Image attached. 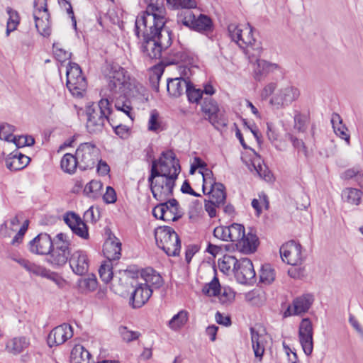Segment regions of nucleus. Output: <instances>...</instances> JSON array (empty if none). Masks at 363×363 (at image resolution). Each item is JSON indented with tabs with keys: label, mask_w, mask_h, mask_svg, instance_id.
Wrapping results in <instances>:
<instances>
[{
	"label": "nucleus",
	"mask_w": 363,
	"mask_h": 363,
	"mask_svg": "<svg viewBox=\"0 0 363 363\" xmlns=\"http://www.w3.org/2000/svg\"><path fill=\"white\" fill-rule=\"evenodd\" d=\"M172 42V32L169 29L146 28L143 30L141 51L149 59H160L162 52L171 45Z\"/></svg>",
	"instance_id": "1"
},
{
	"label": "nucleus",
	"mask_w": 363,
	"mask_h": 363,
	"mask_svg": "<svg viewBox=\"0 0 363 363\" xmlns=\"http://www.w3.org/2000/svg\"><path fill=\"white\" fill-rule=\"evenodd\" d=\"M111 113V103L107 99H101L99 103L92 104L86 109V129L90 134H98L103 131L106 117Z\"/></svg>",
	"instance_id": "2"
},
{
	"label": "nucleus",
	"mask_w": 363,
	"mask_h": 363,
	"mask_svg": "<svg viewBox=\"0 0 363 363\" xmlns=\"http://www.w3.org/2000/svg\"><path fill=\"white\" fill-rule=\"evenodd\" d=\"M164 9L152 4L147 6L146 11L141 15L137 16L135 22V33L138 38L140 37L141 27L152 28V29H169L164 26L163 17Z\"/></svg>",
	"instance_id": "3"
},
{
	"label": "nucleus",
	"mask_w": 363,
	"mask_h": 363,
	"mask_svg": "<svg viewBox=\"0 0 363 363\" xmlns=\"http://www.w3.org/2000/svg\"><path fill=\"white\" fill-rule=\"evenodd\" d=\"M155 238L157 247L164 250L168 256L179 255L181 241L173 228L168 226L157 228L155 230Z\"/></svg>",
	"instance_id": "4"
},
{
	"label": "nucleus",
	"mask_w": 363,
	"mask_h": 363,
	"mask_svg": "<svg viewBox=\"0 0 363 363\" xmlns=\"http://www.w3.org/2000/svg\"><path fill=\"white\" fill-rule=\"evenodd\" d=\"M76 155L80 169H91L100 157V150L92 143H84L77 147Z\"/></svg>",
	"instance_id": "5"
},
{
	"label": "nucleus",
	"mask_w": 363,
	"mask_h": 363,
	"mask_svg": "<svg viewBox=\"0 0 363 363\" xmlns=\"http://www.w3.org/2000/svg\"><path fill=\"white\" fill-rule=\"evenodd\" d=\"M201 111L208 117L206 118L216 129L225 128L228 125V118L216 101L211 96L205 97L201 104Z\"/></svg>",
	"instance_id": "6"
},
{
	"label": "nucleus",
	"mask_w": 363,
	"mask_h": 363,
	"mask_svg": "<svg viewBox=\"0 0 363 363\" xmlns=\"http://www.w3.org/2000/svg\"><path fill=\"white\" fill-rule=\"evenodd\" d=\"M67 86L74 96H82L87 83L82 72L77 63H72L67 69Z\"/></svg>",
	"instance_id": "7"
},
{
	"label": "nucleus",
	"mask_w": 363,
	"mask_h": 363,
	"mask_svg": "<svg viewBox=\"0 0 363 363\" xmlns=\"http://www.w3.org/2000/svg\"><path fill=\"white\" fill-rule=\"evenodd\" d=\"M157 167L160 166L159 174L161 177H172L176 174V179L180 172L181 167L179 160L172 150L162 152L161 157L156 160Z\"/></svg>",
	"instance_id": "8"
},
{
	"label": "nucleus",
	"mask_w": 363,
	"mask_h": 363,
	"mask_svg": "<svg viewBox=\"0 0 363 363\" xmlns=\"http://www.w3.org/2000/svg\"><path fill=\"white\" fill-rule=\"evenodd\" d=\"M176 174L172 177H160L157 179V182L151 188V192L153 197L159 201H164L167 200L173 194V189L175 186Z\"/></svg>",
	"instance_id": "9"
},
{
	"label": "nucleus",
	"mask_w": 363,
	"mask_h": 363,
	"mask_svg": "<svg viewBox=\"0 0 363 363\" xmlns=\"http://www.w3.org/2000/svg\"><path fill=\"white\" fill-rule=\"evenodd\" d=\"M300 95L299 90L293 86H286L280 89L271 99L270 104L277 108L290 105Z\"/></svg>",
	"instance_id": "10"
},
{
	"label": "nucleus",
	"mask_w": 363,
	"mask_h": 363,
	"mask_svg": "<svg viewBox=\"0 0 363 363\" xmlns=\"http://www.w3.org/2000/svg\"><path fill=\"white\" fill-rule=\"evenodd\" d=\"M282 260L291 265H298L302 262L301 245L294 240L282 245L279 250Z\"/></svg>",
	"instance_id": "11"
},
{
	"label": "nucleus",
	"mask_w": 363,
	"mask_h": 363,
	"mask_svg": "<svg viewBox=\"0 0 363 363\" xmlns=\"http://www.w3.org/2000/svg\"><path fill=\"white\" fill-rule=\"evenodd\" d=\"M313 325L309 318H303L298 329L299 341L304 353L309 356L311 354L313 349Z\"/></svg>",
	"instance_id": "12"
},
{
	"label": "nucleus",
	"mask_w": 363,
	"mask_h": 363,
	"mask_svg": "<svg viewBox=\"0 0 363 363\" xmlns=\"http://www.w3.org/2000/svg\"><path fill=\"white\" fill-rule=\"evenodd\" d=\"M235 277L242 284H250L255 281V272L252 261L248 258L239 259Z\"/></svg>",
	"instance_id": "13"
},
{
	"label": "nucleus",
	"mask_w": 363,
	"mask_h": 363,
	"mask_svg": "<svg viewBox=\"0 0 363 363\" xmlns=\"http://www.w3.org/2000/svg\"><path fill=\"white\" fill-rule=\"evenodd\" d=\"M72 336V327L67 323H63L55 327L50 332L47 340L48 345L50 347L62 345Z\"/></svg>",
	"instance_id": "14"
},
{
	"label": "nucleus",
	"mask_w": 363,
	"mask_h": 363,
	"mask_svg": "<svg viewBox=\"0 0 363 363\" xmlns=\"http://www.w3.org/2000/svg\"><path fill=\"white\" fill-rule=\"evenodd\" d=\"M52 247V240L47 233L38 234L29 242V250L36 255H48Z\"/></svg>",
	"instance_id": "15"
},
{
	"label": "nucleus",
	"mask_w": 363,
	"mask_h": 363,
	"mask_svg": "<svg viewBox=\"0 0 363 363\" xmlns=\"http://www.w3.org/2000/svg\"><path fill=\"white\" fill-rule=\"evenodd\" d=\"M69 264L72 272L77 275H84L89 270V259L83 250H77L71 254Z\"/></svg>",
	"instance_id": "16"
},
{
	"label": "nucleus",
	"mask_w": 363,
	"mask_h": 363,
	"mask_svg": "<svg viewBox=\"0 0 363 363\" xmlns=\"http://www.w3.org/2000/svg\"><path fill=\"white\" fill-rule=\"evenodd\" d=\"M313 300V295L309 294L296 298L293 301L292 306H289L284 312V316L305 313L310 308Z\"/></svg>",
	"instance_id": "17"
},
{
	"label": "nucleus",
	"mask_w": 363,
	"mask_h": 363,
	"mask_svg": "<svg viewBox=\"0 0 363 363\" xmlns=\"http://www.w3.org/2000/svg\"><path fill=\"white\" fill-rule=\"evenodd\" d=\"M152 294V289L139 282L135 286V290L130 298V303L134 308H140L149 300Z\"/></svg>",
	"instance_id": "18"
},
{
	"label": "nucleus",
	"mask_w": 363,
	"mask_h": 363,
	"mask_svg": "<svg viewBox=\"0 0 363 363\" xmlns=\"http://www.w3.org/2000/svg\"><path fill=\"white\" fill-rule=\"evenodd\" d=\"M121 243L119 240L111 233L109 234L104 244L103 252L109 262L118 260L121 255Z\"/></svg>",
	"instance_id": "19"
},
{
	"label": "nucleus",
	"mask_w": 363,
	"mask_h": 363,
	"mask_svg": "<svg viewBox=\"0 0 363 363\" xmlns=\"http://www.w3.org/2000/svg\"><path fill=\"white\" fill-rule=\"evenodd\" d=\"M30 161V157L16 150L6 159V166L11 171H18L25 168Z\"/></svg>",
	"instance_id": "20"
},
{
	"label": "nucleus",
	"mask_w": 363,
	"mask_h": 363,
	"mask_svg": "<svg viewBox=\"0 0 363 363\" xmlns=\"http://www.w3.org/2000/svg\"><path fill=\"white\" fill-rule=\"evenodd\" d=\"M258 244L259 240L257 235L249 232L247 234L244 233L243 238L236 243V246L240 252L250 254L256 251Z\"/></svg>",
	"instance_id": "21"
},
{
	"label": "nucleus",
	"mask_w": 363,
	"mask_h": 363,
	"mask_svg": "<svg viewBox=\"0 0 363 363\" xmlns=\"http://www.w3.org/2000/svg\"><path fill=\"white\" fill-rule=\"evenodd\" d=\"M279 69L280 67L277 64L271 63L264 60H257V67L254 70V78L255 80L260 82L267 74Z\"/></svg>",
	"instance_id": "22"
},
{
	"label": "nucleus",
	"mask_w": 363,
	"mask_h": 363,
	"mask_svg": "<svg viewBox=\"0 0 363 363\" xmlns=\"http://www.w3.org/2000/svg\"><path fill=\"white\" fill-rule=\"evenodd\" d=\"M141 277L145 286L154 289H159L163 284L162 277L152 268H147L141 273Z\"/></svg>",
	"instance_id": "23"
},
{
	"label": "nucleus",
	"mask_w": 363,
	"mask_h": 363,
	"mask_svg": "<svg viewBox=\"0 0 363 363\" xmlns=\"http://www.w3.org/2000/svg\"><path fill=\"white\" fill-rule=\"evenodd\" d=\"M189 82L182 77L168 79L167 80V89L169 94L174 98L180 96L186 91Z\"/></svg>",
	"instance_id": "24"
},
{
	"label": "nucleus",
	"mask_w": 363,
	"mask_h": 363,
	"mask_svg": "<svg viewBox=\"0 0 363 363\" xmlns=\"http://www.w3.org/2000/svg\"><path fill=\"white\" fill-rule=\"evenodd\" d=\"M30 345L29 340L26 337H14L6 344V350L9 353L18 354L23 352Z\"/></svg>",
	"instance_id": "25"
},
{
	"label": "nucleus",
	"mask_w": 363,
	"mask_h": 363,
	"mask_svg": "<svg viewBox=\"0 0 363 363\" xmlns=\"http://www.w3.org/2000/svg\"><path fill=\"white\" fill-rule=\"evenodd\" d=\"M90 353L84 346L75 345L70 354V363H90Z\"/></svg>",
	"instance_id": "26"
},
{
	"label": "nucleus",
	"mask_w": 363,
	"mask_h": 363,
	"mask_svg": "<svg viewBox=\"0 0 363 363\" xmlns=\"http://www.w3.org/2000/svg\"><path fill=\"white\" fill-rule=\"evenodd\" d=\"M250 333L255 356L257 361L261 362L264 352V347L262 341L260 340L262 337L253 328H250Z\"/></svg>",
	"instance_id": "27"
},
{
	"label": "nucleus",
	"mask_w": 363,
	"mask_h": 363,
	"mask_svg": "<svg viewBox=\"0 0 363 363\" xmlns=\"http://www.w3.org/2000/svg\"><path fill=\"white\" fill-rule=\"evenodd\" d=\"M48 255V260L51 264L62 267L68 261L70 252L65 250L60 251L53 248Z\"/></svg>",
	"instance_id": "28"
},
{
	"label": "nucleus",
	"mask_w": 363,
	"mask_h": 363,
	"mask_svg": "<svg viewBox=\"0 0 363 363\" xmlns=\"http://www.w3.org/2000/svg\"><path fill=\"white\" fill-rule=\"evenodd\" d=\"M331 123L335 134L349 143L350 135L347 133V128L342 124V121L340 115L337 113H333L331 118Z\"/></svg>",
	"instance_id": "29"
},
{
	"label": "nucleus",
	"mask_w": 363,
	"mask_h": 363,
	"mask_svg": "<svg viewBox=\"0 0 363 363\" xmlns=\"http://www.w3.org/2000/svg\"><path fill=\"white\" fill-rule=\"evenodd\" d=\"M213 23L211 19L204 14H199L198 17L195 16L193 30L200 33L211 30Z\"/></svg>",
	"instance_id": "30"
},
{
	"label": "nucleus",
	"mask_w": 363,
	"mask_h": 363,
	"mask_svg": "<svg viewBox=\"0 0 363 363\" xmlns=\"http://www.w3.org/2000/svg\"><path fill=\"white\" fill-rule=\"evenodd\" d=\"M62 169L67 173L73 174L76 168L79 167L78 160H77V155H73L72 154H65L60 162Z\"/></svg>",
	"instance_id": "31"
},
{
	"label": "nucleus",
	"mask_w": 363,
	"mask_h": 363,
	"mask_svg": "<svg viewBox=\"0 0 363 363\" xmlns=\"http://www.w3.org/2000/svg\"><path fill=\"white\" fill-rule=\"evenodd\" d=\"M157 211H160L161 220L165 221H177L182 216L181 211H174L166 203H159Z\"/></svg>",
	"instance_id": "32"
},
{
	"label": "nucleus",
	"mask_w": 363,
	"mask_h": 363,
	"mask_svg": "<svg viewBox=\"0 0 363 363\" xmlns=\"http://www.w3.org/2000/svg\"><path fill=\"white\" fill-rule=\"evenodd\" d=\"M362 192L355 188H346L342 192V199L350 204L359 205L362 199Z\"/></svg>",
	"instance_id": "33"
},
{
	"label": "nucleus",
	"mask_w": 363,
	"mask_h": 363,
	"mask_svg": "<svg viewBox=\"0 0 363 363\" xmlns=\"http://www.w3.org/2000/svg\"><path fill=\"white\" fill-rule=\"evenodd\" d=\"M125 82L124 69L121 68L119 70L113 73L112 76H110L108 88L111 91H116L117 89L120 90L124 86Z\"/></svg>",
	"instance_id": "34"
},
{
	"label": "nucleus",
	"mask_w": 363,
	"mask_h": 363,
	"mask_svg": "<svg viewBox=\"0 0 363 363\" xmlns=\"http://www.w3.org/2000/svg\"><path fill=\"white\" fill-rule=\"evenodd\" d=\"M225 186L221 183H218L216 184L213 189H210L208 192L211 194V199L213 200L216 204L223 205L225 203L226 199V193H225Z\"/></svg>",
	"instance_id": "35"
},
{
	"label": "nucleus",
	"mask_w": 363,
	"mask_h": 363,
	"mask_svg": "<svg viewBox=\"0 0 363 363\" xmlns=\"http://www.w3.org/2000/svg\"><path fill=\"white\" fill-rule=\"evenodd\" d=\"M6 12L9 17L7 21L6 35L8 37L11 32L14 31L20 23V16L17 11L7 7Z\"/></svg>",
	"instance_id": "36"
},
{
	"label": "nucleus",
	"mask_w": 363,
	"mask_h": 363,
	"mask_svg": "<svg viewBox=\"0 0 363 363\" xmlns=\"http://www.w3.org/2000/svg\"><path fill=\"white\" fill-rule=\"evenodd\" d=\"M238 262L239 260L234 256L225 255L218 259V267L221 272L227 274L231 267L233 268L234 272L235 271Z\"/></svg>",
	"instance_id": "37"
},
{
	"label": "nucleus",
	"mask_w": 363,
	"mask_h": 363,
	"mask_svg": "<svg viewBox=\"0 0 363 363\" xmlns=\"http://www.w3.org/2000/svg\"><path fill=\"white\" fill-rule=\"evenodd\" d=\"M97 285V279L94 274L89 275L78 281L79 288L82 292L93 291L96 289Z\"/></svg>",
	"instance_id": "38"
},
{
	"label": "nucleus",
	"mask_w": 363,
	"mask_h": 363,
	"mask_svg": "<svg viewBox=\"0 0 363 363\" xmlns=\"http://www.w3.org/2000/svg\"><path fill=\"white\" fill-rule=\"evenodd\" d=\"M188 320V313L181 311L174 315L169 321V326L174 330H177L184 326Z\"/></svg>",
	"instance_id": "39"
},
{
	"label": "nucleus",
	"mask_w": 363,
	"mask_h": 363,
	"mask_svg": "<svg viewBox=\"0 0 363 363\" xmlns=\"http://www.w3.org/2000/svg\"><path fill=\"white\" fill-rule=\"evenodd\" d=\"M195 14L192 11L189 9H186L182 11L177 16V23L179 24H182L183 26L193 29L194 21Z\"/></svg>",
	"instance_id": "40"
},
{
	"label": "nucleus",
	"mask_w": 363,
	"mask_h": 363,
	"mask_svg": "<svg viewBox=\"0 0 363 363\" xmlns=\"http://www.w3.org/2000/svg\"><path fill=\"white\" fill-rule=\"evenodd\" d=\"M52 243L53 247L52 250L54 248L60 251H69L70 242L67 235L65 233H58L52 240Z\"/></svg>",
	"instance_id": "41"
},
{
	"label": "nucleus",
	"mask_w": 363,
	"mask_h": 363,
	"mask_svg": "<svg viewBox=\"0 0 363 363\" xmlns=\"http://www.w3.org/2000/svg\"><path fill=\"white\" fill-rule=\"evenodd\" d=\"M259 277L262 283L270 284L275 279L274 269L269 264L262 265Z\"/></svg>",
	"instance_id": "42"
},
{
	"label": "nucleus",
	"mask_w": 363,
	"mask_h": 363,
	"mask_svg": "<svg viewBox=\"0 0 363 363\" xmlns=\"http://www.w3.org/2000/svg\"><path fill=\"white\" fill-rule=\"evenodd\" d=\"M103 188V184L98 180H91L84 189V192L89 197L96 198L100 194Z\"/></svg>",
	"instance_id": "43"
},
{
	"label": "nucleus",
	"mask_w": 363,
	"mask_h": 363,
	"mask_svg": "<svg viewBox=\"0 0 363 363\" xmlns=\"http://www.w3.org/2000/svg\"><path fill=\"white\" fill-rule=\"evenodd\" d=\"M204 294L208 296H217L220 293V285L218 279L214 277L212 281L206 284L202 289Z\"/></svg>",
	"instance_id": "44"
},
{
	"label": "nucleus",
	"mask_w": 363,
	"mask_h": 363,
	"mask_svg": "<svg viewBox=\"0 0 363 363\" xmlns=\"http://www.w3.org/2000/svg\"><path fill=\"white\" fill-rule=\"evenodd\" d=\"M230 241L236 242L237 243L244 236L245 227L238 223H233L228 226Z\"/></svg>",
	"instance_id": "45"
},
{
	"label": "nucleus",
	"mask_w": 363,
	"mask_h": 363,
	"mask_svg": "<svg viewBox=\"0 0 363 363\" xmlns=\"http://www.w3.org/2000/svg\"><path fill=\"white\" fill-rule=\"evenodd\" d=\"M255 40L252 35V27L250 24L245 27L240 47L244 48L245 47H253L255 45Z\"/></svg>",
	"instance_id": "46"
},
{
	"label": "nucleus",
	"mask_w": 363,
	"mask_h": 363,
	"mask_svg": "<svg viewBox=\"0 0 363 363\" xmlns=\"http://www.w3.org/2000/svg\"><path fill=\"white\" fill-rule=\"evenodd\" d=\"M185 92L189 101L191 103H198L203 95L202 90L201 89H196L191 82H189Z\"/></svg>",
	"instance_id": "47"
},
{
	"label": "nucleus",
	"mask_w": 363,
	"mask_h": 363,
	"mask_svg": "<svg viewBox=\"0 0 363 363\" xmlns=\"http://www.w3.org/2000/svg\"><path fill=\"white\" fill-rule=\"evenodd\" d=\"M148 130L153 132H158L162 130L160 115L157 110H152L150 112V116L148 121Z\"/></svg>",
	"instance_id": "48"
},
{
	"label": "nucleus",
	"mask_w": 363,
	"mask_h": 363,
	"mask_svg": "<svg viewBox=\"0 0 363 363\" xmlns=\"http://www.w3.org/2000/svg\"><path fill=\"white\" fill-rule=\"evenodd\" d=\"M110 262L108 261V262L101 264L99 269L100 278L105 283H108L112 279L113 275Z\"/></svg>",
	"instance_id": "49"
},
{
	"label": "nucleus",
	"mask_w": 363,
	"mask_h": 363,
	"mask_svg": "<svg viewBox=\"0 0 363 363\" xmlns=\"http://www.w3.org/2000/svg\"><path fill=\"white\" fill-rule=\"evenodd\" d=\"M118 330L123 340L126 342L135 340L138 339L140 335L139 332L129 330L125 326H121Z\"/></svg>",
	"instance_id": "50"
},
{
	"label": "nucleus",
	"mask_w": 363,
	"mask_h": 363,
	"mask_svg": "<svg viewBox=\"0 0 363 363\" xmlns=\"http://www.w3.org/2000/svg\"><path fill=\"white\" fill-rule=\"evenodd\" d=\"M228 30L232 40L240 45L244 30H242L239 26L234 23L230 24L228 27Z\"/></svg>",
	"instance_id": "51"
},
{
	"label": "nucleus",
	"mask_w": 363,
	"mask_h": 363,
	"mask_svg": "<svg viewBox=\"0 0 363 363\" xmlns=\"http://www.w3.org/2000/svg\"><path fill=\"white\" fill-rule=\"evenodd\" d=\"M167 4L174 9L184 8L193 9L196 7V2L194 0H167Z\"/></svg>",
	"instance_id": "52"
},
{
	"label": "nucleus",
	"mask_w": 363,
	"mask_h": 363,
	"mask_svg": "<svg viewBox=\"0 0 363 363\" xmlns=\"http://www.w3.org/2000/svg\"><path fill=\"white\" fill-rule=\"evenodd\" d=\"M65 223L72 230L76 225H79L83 220L79 215L74 212H67L64 216Z\"/></svg>",
	"instance_id": "53"
},
{
	"label": "nucleus",
	"mask_w": 363,
	"mask_h": 363,
	"mask_svg": "<svg viewBox=\"0 0 363 363\" xmlns=\"http://www.w3.org/2000/svg\"><path fill=\"white\" fill-rule=\"evenodd\" d=\"M26 270L31 274L43 277L45 276L47 269L40 265L36 264L30 261H28Z\"/></svg>",
	"instance_id": "54"
},
{
	"label": "nucleus",
	"mask_w": 363,
	"mask_h": 363,
	"mask_svg": "<svg viewBox=\"0 0 363 363\" xmlns=\"http://www.w3.org/2000/svg\"><path fill=\"white\" fill-rule=\"evenodd\" d=\"M228 226L220 225L214 228L213 236L223 241H230Z\"/></svg>",
	"instance_id": "55"
},
{
	"label": "nucleus",
	"mask_w": 363,
	"mask_h": 363,
	"mask_svg": "<svg viewBox=\"0 0 363 363\" xmlns=\"http://www.w3.org/2000/svg\"><path fill=\"white\" fill-rule=\"evenodd\" d=\"M34 18L35 22V28L38 32L43 35L48 36L50 34V29L47 24L44 23V21L37 16L36 13H34Z\"/></svg>",
	"instance_id": "56"
},
{
	"label": "nucleus",
	"mask_w": 363,
	"mask_h": 363,
	"mask_svg": "<svg viewBox=\"0 0 363 363\" xmlns=\"http://www.w3.org/2000/svg\"><path fill=\"white\" fill-rule=\"evenodd\" d=\"M160 177L159 174V169L157 168V161L156 160H152L150 174L148 177V182L150 183V189L153 187L157 182V179Z\"/></svg>",
	"instance_id": "57"
},
{
	"label": "nucleus",
	"mask_w": 363,
	"mask_h": 363,
	"mask_svg": "<svg viewBox=\"0 0 363 363\" xmlns=\"http://www.w3.org/2000/svg\"><path fill=\"white\" fill-rule=\"evenodd\" d=\"M72 231L73 233L84 240H87L89 237L88 227L84 221L80 223L79 225H76Z\"/></svg>",
	"instance_id": "58"
},
{
	"label": "nucleus",
	"mask_w": 363,
	"mask_h": 363,
	"mask_svg": "<svg viewBox=\"0 0 363 363\" xmlns=\"http://www.w3.org/2000/svg\"><path fill=\"white\" fill-rule=\"evenodd\" d=\"M28 228V220H26L23 223V225L21 227V228L18 230V232L17 233V234L14 236V238L11 240V244L13 245H18V244H20L22 242L23 236H24L26 232L27 231Z\"/></svg>",
	"instance_id": "59"
},
{
	"label": "nucleus",
	"mask_w": 363,
	"mask_h": 363,
	"mask_svg": "<svg viewBox=\"0 0 363 363\" xmlns=\"http://www.w3.org/2000/svg\"><path fill=\"white\" fill-rule=\"evenodd\" d=\"M267 136L268 140L274 144L278 140L279 133L272 123H267Z\"/></svg>",
	"instance_id": "60"
},
{
	"label": "nucleus",
	"mask_w": 363,
	"mask_h": 363,
	"mask_svg": "<svg viewBox=\"0 0 363 363\" xmlns=\"http://www.w3.org/2000/svg\"><path fill=\"white\" fill-rule=\"evenodd\" d=\"M45 276L44 278H47L55 282L60 288H63L65 284V280L59 276L57 273L50 272L47 269Z\"/></svg>",
	"instance_id": "61"
},
{
	"label": "nucleus",
	"mask_w": 363,
	"mask_h": 363,
	"mask_svg": "<svg viewBox=\"0 0 363 363\" xmlns=\"http://www.w3.org/2000/svg\"><path fill=\"white\" fill-rule=\"evenodd\" d=\"M103 199L104 202L106 203H114L117 199L116 193L114 189L111 186H107Z\"/></svg>",
	"instance_id": "62"
},
{
	"label": "nucleus",
	"mask_w": 363,
	"mask_h": 363,
	"mask_svg": "<svg viewBox=\"0 0 363 363\" xmlns=\"http://www.w3.org/2000/svg\"><path fill=\"white\" fill-rule=\"evenodd\" d=\"M111 127L113 128L115 133L120 138H125L128 135V129L126 125L111 122Z\"/></svg>",
	"instance_id": "63"
},
{
	"label": "nucleus",
	"mask_w": 363,
	"mask_h": 363,
	"mask_svg": "<svg viewBox=\"0 0 363 363\" xmlns=\"http://www.w3.org/2000/svg\"><path fill=\"white\" fill-rule=\"evenodd\" d=\"M277 88V83L270 82L267 84L262 91L261 96L263 99H267L272 95Z\"/></svg>",
	"instance_id": "64"
}]
</instances>
